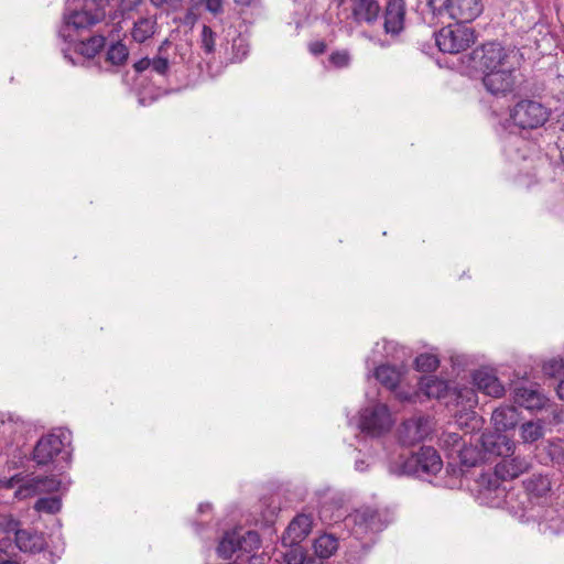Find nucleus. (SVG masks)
<instances>
[{
  "label": "nucleus",
  "mask_w": 564,
  "mask_h": 564,
  "mask_svg": "<svg viewBox=\"0 0 564 564\" xmlns=\"http://www.w3.org/2000/svg\"><path fill=\"white\" fill-rule=\"evenodd\" d=\"M106 17L104 8L68 6L63 14V25L58 34L66 42H74L73 32L86 30L101 22Z\"/></svg>",
  "instance_id": "f257e3e1"
},
{
  "label": "nucleus",
  "mask_w": 564,
  "mask_h": 564,
  "mask_svg": "<svg viewBox=\"0 0 564 564\" xmlns=\"http://www.w3.org/2000/svg\"><path fill=\"white\" fill-rule=\"evenodd\" d=\"M346 521L351 525L352 534L358 539H364L369 533L382 531L390 522V517L387 510L361 506L351 512Z\"/></svg>",
  "instance_id": "f03ea898"
},
{
  "label": "nucleus",
  "mask_w": 564,
  "mask_h": 564,
  "mask_svg": "<svg viewBox=\"0 0 564 564\" xmlns=\"http://www.w3.org/2000/svg\"><path fill=\"white\" fill-rule=\"evenodd\" d=\"M551 109L538 100L521 99L510 109L512 123L521 130H535L550 119Z\"/></svg>",
  "instance_id": "7ed1b4c3"
},
{
  "label": "nucleus",
  "mask_w": 564,
  "mask_h": 564,
  "mask_svg": "<svg viewBox=\"0 0 564 564\" xmlns=\"http://www.w3.org/2000/svg\"><path fill=\"white\" fill-rule=\"evenodd\" d=\"M471 58L482 73L502 67H509L511 64H517L518 53L513 50L503 47L501 44L490 42L482 44L480 47L473 51Z\"/></svg>",
  "instance_id": "20e7f679"
},
{
  "label": "nucleus",
  "mask_w": 564,
  "mask_h": 564,
  "mask_svg": "<svg viewBox=\"0 0 564 564\" xmlns=\"http://www.w3.org/2000/svg\"><path fill=\"white\" fill-rule=\"evenodd\" d=\"M433 15H447L458 23H469L482 12L481 0H429Z\"/></svg>",
  "instance_id": "39448f33"
},
{
  "label": "nucleus",
  "mask_w": 564,
  "mask_h": 564,
  "mask_svg": "<svg viewBox=\"0 0 564 564\" xmlns=\"http://www.w3.org/2000/svg\"><path fill=\"white\" fill-rule=\"evenodd\" d=\"M465 24L457 22L456 25L444 26L435 33V43L441 52L458 54L475 43V31Z\"/></svg>",
  "instance_id": "423d86ee"
},
{
  "label": "nucleus",
  "mask_w": 564,
  "mask_h": 564,
  "mask_svg": "<svg viewBox=\"0 0 564 564\" xmlns=\"http://www.w3.org/2000/svg\"><path fill=\"white\" fill-rule=\"evenodd\" d=\"M443 463L436 452L431 446H423L419 452L406 457L402 463L403 471L420 478L436 475L442 469Z\"/></svg>",
  "instance_id": "0eeeda50"
},
{
  "label": "nucleus",
  "mask_w": 564,
  "mask_h": 564,
  "mask_svg": "<svg viewBox=\"0 0 564 564\" xmlns=\"http://www.w3.org/2000/svg\"><path fill=\"white\" fill-rule=\"evenodd\" d=\"M482 84L487 91L495 96H506L512 93L517 85L516 64L485 73Z\"/></svg>",
  "instance_id": "6e6552de"
},
{
  "label": "nucleus",
  "mask_w": 564,
  "mask_h": 564,
  "mask_svg": "<svg viewBox=\"0 0 564 564\" xmlns=\"http://www.w3.org/2000/svg\"><path fill=\"white\" fill-rule=\"evenodd\" d=\"M65 449V435L48 433L43 435L35 444L32 459L37 466H47Z\"/></svg>",
  "instance_id": "1a4fd4ad"
},
{
  "label": "nucleus",
  "mask_w": 564,
  "mask_h": 564,
  "mask_svg": "<svg viewBox=\"0 0 564 564\" xmlns=\"http://www.w3.org/2000/svg\"><path fill=\"white\" fill-rule=\"evenodd\" d=\"M392 425L389 409L384 404H376L366 408L360 416L359 426L362 432L371 435L379 436L390 430Z\"/></svg>",
  "instance_id": "9d476101"
},
{
  "label": "nucleus",
  "mask_w": 564,
  "mask_h": 564,
  "mask_svg": "<svg viewBox=\"0 0 564 564\" xmlns=\"http://www.w3.org/2000/svg\"><path fill=\"white\" fill-rule=\"evenodd\" d=\"M406 4L404 0H388L383 9V30L392 37L399 36L405 28Z\"/></svg>",
  "instance_id": "9b49d317"
},
{
  "label": "nucleus",
  "mask_w": 564,
  "mask_h": 564,
  "mask_svg": "<svg viewBox=\"0 0 564 564\" xmlns=\"http://www.w3.org/2000/svg\"><path fill=\"white\" fill-rule=\"evenodd\" d=\"M532 467L531 460L525 456L509 454L495 466L497 475L508 481L528 473Z\"/></svg>",
  "instance_id": "f8f14e48"
},
{
  "label": "nucleus",
  "mask_w": 564,
  "mask_h": 564,
  "mask_svg": "<svg viewBox=\"0 0 564 564\" xmlns=\"http://www.w3.org/2000/svg\"><path fill=\"white\" fill-rule=\"evenodd\" d=\"M479 442L485 456L492 455L503 458L514 452V442L498 431L495 433H482Z\"/></svg>",
  "instance_id": "ddd939ff"
},
{
  "label": "nucleus",
  "mask_w": 564,
  "mask_h": 564,
  "mask_svg": "<svg viewBox=\"0 0 564 564\" xmlns=\"http://www.w3.org/2000/svg\"><path fill=\"white\" fill-rule=\"evenodd\" d=\"M312 518L307 514H297L288 525L282 535V544L284 546L299 545L312 530Z\"/></svg>",
  "instance_id": "4468645a"
},
{
  "label": "nucleus",
  "mask_w": 564,
  "mask_h": 564,
  "mask_svg": "<svg viewBox=\"0 0 564 564\" xmlns=\"http://www.w3.org/2000/svg\"><path fill=\"white\" fill-rule=\"evenodd\" d=\"M513 400L519 406L528 410H541L549 401L535 384L517 386L513 390Z\"/></svg>",
  "instance_id": "2eb2a0df"
},
{
  "label": "nucleus",
  "mask_w": 564,
  "mask_h": 564,
  "mask_svg": "<svg viewBox=\"0 0 564 564\" xmlns=\"http://www.w3.org/2000/svg\"><path fill=\"white\" fill-rule=\"evenodd\" d=\"M61 487V480L55 476H37L31 478L15 491V497L23 499L41 492H55Z\"/></svg>",
  "instance_id": "dca6fc26"
},
{
  "label": "nucleus",
  "mask_w": 564,
  "mask_h": 564,
  "mask_svg": "<svg viewBox=\"0 0 564 564\" xmlns=\"http://www.w3.org/2000/svg\"><path fill=\"white\" fill-rule=\"evenodd\" d=\"M381 7L377 0H356L351 15L356 23L375 24L380 15Z\"/></svg>",
  "instance_id": "f3484780"
},
{
  "label": "nucleus",
  "mask_w": 564,
  "mask_h": 564,
  "mask_svg": "<svg viewBox=\"0 0 564 564\" xmlns=\"http://www.w3.org/2000/svg\"><path fill=\"white\" fill-rule=\"evenodd\" d=\"M473 380L478 390L494 398L503 395L505 388L489 369L476 370L473 375Z\"/></svg>",
  "instance_id": "a211bd4d"
},
{
  "label": "nucleus",
  "mask_w": 564,
  "mask_h": 564,
  "mask_svg": "<svg viewBox=\"0 0 564 564\" xmlns=\"http://www.w3.org/2000/svg\"><path fill=\"white\" fill-rule=\"evenodd\" d=\"M15 544L18 549L25 553H41L45 551L46 542L42 533L21 529L20 532H15Z\"/></svg>",
  "instance_id": "6ab92c4d"
},
{
  "label": "nucleus",
  "mask_w": 564,
  "mask_h": 564,
  "mask_svg": "<svg viewBox=\"0 0 564 564\" xmlns=\"http://www.w3.org/2000/svg\"><path fill=\"white\" fill-rule=\"evenodd\" d=\"M491 421L498 432H505L518 424L519 412L513 405H501L492 412Z\"/></svg>",
  "instance_id": "aec40b11"
},
{
  "label": "nucleus",
  "mask_w": 564,
  "mask_h": 564,
  "mask_svg": "<svg viewBox=\"0 0 564 564\" xmlns=\"http://www.w3.org/2000/svg\"><path fill=\"white\" fill-rule=\"evenodd\" d=\"M502 478H500L497 473L496 468L494 469V473H486L481 474L478 478V485L480 488V492L484 496H489L491 494H495L496 498H502L506 492V488L502 486Z\"/></svg>",
  "instance_id": "412c9836"
},
{
  "label": "nucleus",
  "mask_w": 564,
  "mask_h": 564,
  "mask_svg": "<svg viewBox=\"0 0 564 564\" xmlns=\"http://www.w3.org/2000/svg\"><path fill=\"white\" fill-rule=\"evenodd\" d=\"M523 487L531 497L542 498L551 491V480L547 476L534 474L523 480Z\"/></svg>",
  "instance_id": "4be33fe9"
},
{
  "label": "nucleus",
  "mask_w": 564,
  "mask_h": 564,
  "mask_svg": "<svg viewBox=\"0 0 564 564\" xmlns=\"http://www.w3.org/2000/svg\"><path fill=\"white\" fill-rule=\"evenodd\" d=\"M156 19L153 17L140 18L134 22L131 32L133 40L138 43L145 42L153 36L156 31Z\"/></svg>",
  "instance_id": "5701e85b"
},
{
  "label": "nucleus",
  "mask_w": 564,
  "mask_h": 564,
  "mask_svg": "<svg viewBox=\"0 0 564 564\" xmlns=\"http://www.w3.org/2000/svg\"><path fill=\"white\" fill-rule=\"evenodd\" d=\"M405 441L414 443L423 440L429 433L427 420L424 417L412 419L403 423Z\"/></svg>",
  "instance_id": "b1692460"
},
{
  "label": "nucleus",
  "mask_w": 564,
  "mask_h": 564,
  "mask_svg": "<svg viewBox=\"0 0 564 564\" xmlns=\"http://www.w3.org/2000/svg\"><path fill=\"white\" fill-rule=\"evenodd\" d=\"M173 46L172 42L164 40L158 48L155 57L151 58V69L159 75H166L170 69L169 50Z\"/></svg>",
  "instance_id": "393cba45"
},
{
  "label": "nucleus",
  "mask_w": 564,
  "mask_h": 564,
  "mask_svg": "<svg viewBox=\"0 0 564 564\" xmlns=\"http://www.w3.org/2000/svg\"><path fill=\"white\" fill-rule=\"evenodd\" d=\"M338 539L334 534L325 533L314 541L315 554L321 558H329L338 550Z\"/></svg>",
  "instance_id": "a878e982"
},
{
  "label": "nucleus",
  "mask_w": 564,
  "mask_h": 564,
  "mask_svg": "<svg viewBox=\"0 0 564 564\" xmlns=\"http://www.w3.org/2000/svg\"><path fill=\"white\" fill-rule=\"evenodd\" d=\"M376 379L386 388L393 390L401 380V371L390 365H381L375 371Z\"/></svg>",
  "instance_id": "bb28decb"
},
{
  "label": "nucleus",
  "mask_w": 564,
  "mask_h": 564,
  "mask_svg": "<svg viewBox=\"0 0 564 564\" xmlns=\"http://www.w3.org/2000/svg\"><path fill=\"white\" fill-rule=\"evenodd\" d=\"M106 39L102 35H94L86 41L76 43L75 51L85 57L93 58L105 46Z\"/></svg>",
  "instance_id": "cd10ccee"
},
{
  "label": "nucleus",
  "mask_w": 564,
  "mask_h": 564,
  "mask_svg": "<svg viewBox=\"0 0 564 564\" xmlns=\"http://www.w3.org/2000/svg\"><path fill=\"white\" fill-rule=\"evenodd\" d=\"M460 464L466 467H474L485 459V454L477 446L463 445L457 449Z\"/></svg>",
  "instance_id": "c85d7f7f"
},
{
  "label": "nucleus",
  "mask_w": 564,
  "mask_h": 564,
  "mask_svg": "<svg viewBox=\"0 0 564 564\" xmlns=\"http://www.w3.org/2000/svg\"><path fill=\"white\" fill-rule=\"evenodd\" d=\"M129 56L128 47L120 41L112 43L107 51V62L112 65H123Z\"/></svg>",
  "instance_id": "c756f323"
},
{
  "label": "nucleus",
  "mask_w": 564,
  "mask_h": 564,
  "mask_svg": "<svg viewBox=\"0 0 564 564\" xmlns=\"http://www.w3.org/2000/svg\"><path fill=\"white\" fill-rule=\"evenodd\" d=\"M544 434L543 425L540 422H527L521 425V438L524 443H534Z\"/></svg>",
  "instance_id": "7c9ffc66"
},
{
  "label": "nucleus",
  "mask_w": 564,
  "mask_h": 564,
  "mask_svg": "<svg viewBox=\"0 0 564 564\" xmlns=\"http://www.w3.org/2000/svg\"><path fill=\"white\" fill-rule=\"evenodd\" d=\"M61 508L62 500L56 496L40 498L36 500L34 505V509L37 512H44L47 514H55L61 510Z\"/></svg>",
  "instance_id": "2f4dec72"
},
{
  "label": "nucleus",
  "mask_w": 564,
  "mask_h": 564,
  "mask_svg": "<svg viewBox=\"0 0 564 564\" xmlns=\"http://www.w3.org/2000/svg\"><path fill=\"white\" fill-rule=\"evenodd\" d=\"M200 47L205 54H213L216 48V33L204 24L200 33Z\"/></svg>",
  "instance_id": "473e14b6"
},
{
  "label": "nucleus",
  "mask_w": 564,
  "mask_h": 564,
  "mask_svg": "<svg viewBox=\"0 0 564 564\" xmlns=\"http://www.w3.org/2000/svg\"><path fill=\"white\" fill-rule=\"evenodd\" d=\"M438 359L432 354H422L415 358V367L419 371L431 372L438 367Z\"/></svg>",
  "instance_id": "72a5a7b5"
},
{
  "label": "nucleus",
  "mask_w": 564,
  "mask_h": 564,
  "mask_svg": "<svg viewBox=\"0 0 564 564\" xmlns=\"http://www.w3.org/2000/svg\"><path fill=\"white\" fill-rule=\"evenodd\" d=\"M239 545L240 540L236 541L234 538L225 536L220 541L217 551L220 557L229 558L239 549Z\"/></svg>",
  "instance_id": "f704fd0d"
},
{
  "label": "nucleus",
  "mask_w": 564,
  "mask_h": 564,
  "mask_svg": "<svg viewBox=\"0 0 564 564\" xmlns=\"http://www.w3.org/2000/svg\"><path fill=\"white\" fill-rule=\"evenodd\" d=\"M543 371L552 378H560L564 375V360L562 358H552L544 362Z\"/></svg>",
  "instance_id": "c9c22d12"
},
{
  "label": "nucleus",
  "mask_w": 564,
  "mask_h": 564,
  "mask_svg": "<svg viewBox=\"0 0 564 564\" xmlns=\"http://www.w3.org/2000/svg\"><path fill=\"white\" fill-rule=\"evenodd\" d=\"M20 522L15 520L12 516H2L0 517V532H3L10 539V535L13 534L15 539V532H20Z\"/></svg>",
  "instance_id": "e433bc0d"
},
{
  "label": "nucleus",
  "mask_w": 564,
  "mask_h": 564,
  "mask_svg": "<svg viewBox=\"0 0 564 564\" xmlns=\"http://www.w3.org/2000/svg\"><path fill=\"white\" fill-rule=\"evenodd\" d=\"M446 383L438 379H430L425 383V393L429 398H441L446 391Z\"/></svg>",
  "instance_id": "4c0bfd02"
},
{
  "label": "nucleus",
  "mask_w": 564,
  "mask_h": 564,
  "mask_svg": "<svg viewBox=\"0 0 564 564\" xmlns=\"http://www.w3.org/2000/svg\"><path fill=\"white\" fill-rule=\"evenodd\" d=\"M329 62L336 68H346L350 65L351 56L347 50L335 51L329 55Z\"/></svg>",
  "instance_id": "58836bf2"
},
{
  "label": "nucleus",
  "mask_w": 564,
  "mask_h": 564,
  "mask_svg": "<svg viewBox=\"0 0 564 564\" xmlns=\"http://www.w3.org/2000/svg\"><path fill=\"white\" fill-rule=\"evenodd\" d=\"M290 550L284 553L285 564H303L306 552L300 545L289 546Z\"/></svg>",
  "instance_id": "ea45409f"
},
{
  "label": "nucleus",
  "mask_w": 564,
  "mask_h": 564,
  "mask_svg": "<svg viewBox=\"0 0 564 564\" xmlns=\"http://www.w3.org/2000/svg\"><path fill=\"white\" fill-rule=\"evenodd\" d=\"M260 544L261 540L259 534L254 531H248L240 540L239 549L245 551H251L254 549H259Z\"/></svg>",
  "instance_id": "a19ab883"
},
{
  "label": "nucleus",
  "mask_w": 564,
  "mask_h": 564,
  "mask_svg": "<svg viewBox=\"0 0 564 564\" xmlns=\"http://www.w3.org/2000/svg\"><path fill=\"white\" fill-rule=\"evenodd\" d=\"M149 1L153 7H155L158 9L166 7L167 9L175 11L182 7V3L184 0H149Z\"/></svg>",
  "instance_id": "79ce46f5"
},
{
  "label": "nucleus",
  "mask_w": 564,
  "mask_h": 564,
  "mask_svg": "<svg viewBox=\"0 0 564 564\" xmlns=\"http://www.w3.org/2000/svg\"><path fill=\"white\" fill-rule=\"evenodd\" d=\"M206 10L214 15H219L224 12L225 0H202Z\"/></svg>",
  "instance_id": "37998d69"
},
{
  "label": "nucleus",
  "mask_w": 564,
  "mask_h": 564,
  "mask_svg": "<svg viewBox=\"0 0 564 564\" xmlns=\"http://www.w3.org/2000/svg\"><path fill=\"white\" fill-rule=\"evenodd\" d=\"M232 50H237L235 54V59L237 61H241L248 54V46L243 43L242 39L234 41Z\"/></svg>",
  "instance_id": "c03bdc74"
},
{
  "label": "nucleus",
  "mask_w": 564,
  "mask_h": 564,
  "mask_svg": "<svg viewBox=\"0 0 564 564\" xmlns=\"http://www.w3.org/2000/svg\"><path fill=\"white\" fill-rule=\"evenodd\" d=\"M67 6H77L84 8H102L101 0H67Z\"/></svg>",
  "instance_id": "a18cd8bd"
},
{
  "label": "nucleus",
  "mask_w": 564,
  "mask_h": 564,
  "mask_svg": "<svg viewBox=\"0 0 564 564\" xmlns=\"http://www.w3.org/2000/svg\"><path fill=\"white\" fill-rule=\"evenodd\" d=\"M444 443L451 444L457 452L465 443L462 442V437L456 433H448L444 436Z\"/></svg>",
  "instance_id": "49530a36"
},
{
  "label": "nucleus",
  "mask_w": 564,
  "mask_h": 564,
  "mask_svg": "<svg viewBox=\"0 0 564 564\" xmlns=\"http://www.w3.org/2000/svg\"><path fill=\"white\" fill-rule=\"evenodd\" d=\"M326 47L327 46L324 41H314V42L310 43V45H308L310 52L314 55H321V54L325 53Z\"/></svg>",
  "instance_id": "de8ad7c7"
},
{
  "label": "nucleus",
  "mask_w": 564,
  "mask_h": 564,
  "mask_svg": "<svg viewBox=\"0 0 564 564\" xmlns=\"http://www.w3.org/2000/svg\"><path fill=\"white\" fill-rule=\"evenodd\" d=\"M133 68L137 73H142L149 68H151V58L143 57L134 63Z\"/></svg>",
  "instance_id": "09e8293b"
},
{
  "label": "nucleus",
  "mask_w": 564,
  "mask_h": 564,
  "mask_svg": "<svg viewBox=\"0 0 564 564\" xmlns=\"http://www.w3.org/2000/svg\"><path fill=\"white\" fill-rule=\"evenodd\" d=\"M22 480L21 475H14L13 477L0 480V487H4L7 489L13 488L17 484H19Z\"/></svg>",
  "instance_id": "8fccbe9b"
},
{
  "label": "nucleus",
  "mask_w": 564,
  "mask_h": 564,
  "mask_svg": "<svg viewBox=\"0 0 564 564\" xmlns=\"http://www.w3.org/2000/svg\"><path fill=\"white\" fill-rule=\"evenodd\" d=\"M303 564H324V563H323V558L318 557L317 555L314 556V555L306 554Z\"/></svg>",
  "instance_id": "3c124183"
},
{
  "label": "nucleus",
  "mask_w": 564,
  "mask_h": 564,
  "mask_svg": "<svg viewBox=\"0 0 564 564\" xmlns=\"http://www.w3.org/2000/svg\"><path fill=\"white\" fill-rule=\"evenodd\" d=\"M143 0H123V3L129 8L133 9L137 8L142 3Z\"/></svg>",
  "instance_id": "603ef678"
},
{
  "label": "nucleus",
  "mask_w": 564,
  "mask_h": 564,
  "mask_svg": "<svg viewBox=\"0 0 564 564\" xmlns=\"http://www.w3.org/2000/svg\"><path fill=\"white\" fill-rule=\"evenodd\" d=\"M557 395L564 401V380H561L556 387Z\"/></svg>",
  "instance_id": "864d4df0"
},
{
  "label": "nucleus",
  "mask_w": 564,
  "mask_h": 564,
  "mask_svg": "<svg viewBox=\"0 0 564 564\" xmlns=\"http://www.w3.org/2000/svg\"><path fill=\"white\" fill-rule=\"evenodd\" d=\"M557 148H558V151H560V156H561V160L563 161L564 163V139H558V142H557Z\"/></svg>",
  "instance_id": "5fc2aeb1"
},
{
  "label": "nucleus",
  "mask_w": 564,
  "mask_h": 564,
  "mask_svg": "<svg viewBox=\"0 0 564 564\" xmlns=\"http://www.w3.org/2000/svg\"><path fill=\"white\" fill-rule=\"evenodd\" d=\"M252 1L253 0H235V2L240 6H249Z\"/></svg>",
  "instance_id": "6e6d98bb"
},
{
  "label": "nucleus",
  "mask_w": 564,
  "mask_h": 564,
  "mask_svg": "<svg viewBox=\"0 0 564 564\" xmlns=\"http://www.w3.org/2000/svg\"><path fill=\"white\" fill-rule=\"evenodd\" d=\"M43 556H47L48 558V564H53V554L51 552H44L43 553Z\"/></svg>",
  "instance_id": "4d7b16f0"
},
{
  "label": "nucleus",
  "mask_w": 564,
  "mask_h": 564,
  "mask_svg": "<svg viewBox=\"0 0 564 564\" xmlns=\"http://www.w3.org/2000/svg\"><path fill=\"white\" fill-rule=\"evenodd\" d=\"M0 564H19V563L15 561H3Z\"/></svg>",
  "instance_id": "13d9d810"
},
{
  "label": "nucleus",
  "mask_w": 564,
  "mask_h": 564,
  "mask_svg": "<svg viewBox=\"0 0 564 564\" xmlns=\"http://www.w3.org/2000/svg\"><path fill=\"white\" fill-rule=\"evenodd\" d=\"M562 120H563V126H564V112H563V116H562Z\"/></svg>",
  "instance_id": "bf43d9fd"
}]
</instances>
